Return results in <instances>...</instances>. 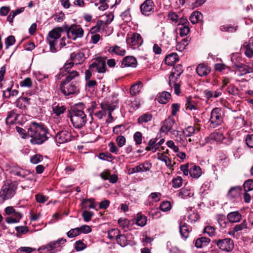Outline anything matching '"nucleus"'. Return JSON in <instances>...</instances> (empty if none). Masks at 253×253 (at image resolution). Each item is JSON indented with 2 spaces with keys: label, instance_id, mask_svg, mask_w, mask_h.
<instances>
[{
  "label": "nucleus",
  "instance_id": "nucleus-31",
  "mask_svg": "<svg viewBox=\"0 0 253 253\" xmlns=\"http://www.w3.org/2000/svg\"><path fill=\"white\" fill-rule=\"evenodd\" d=\"M179 60L178 56L176 53H172L165 57V63L169 66H173Z\"/></svg>",
  "mask_w": 253,
  "mask_h": 253
},
{
  "label": "nucleus",
  "instance_id": "nucleus-3",
  "mask_svg": "<svg viewBox=\"0 0 253 253\" xmlns=\"http://www.w3.org/2000/svg\"><path fill=\"white\" fill-rule=\"evenodd\" d=\"M63 32L62 28L57 27L53 29L48 33L46 41L49 44L50 50L52 52H56L58 46L57 43L61 37V33Z\"/></svg>",
  "mask_w": 253,
  "mask_h": 253
},
{
  "label": "nucleus",
  "instance_id": "nucleus-61",
  "mask_svg": "<svg viewBox=\"0 0 253 253\" xmlns=\"http://www.w3.org/2000/svg\"><path fill=\"white\" fill-rule=\"evenodd\" d=\"M183 183V179L180 176H177L176 178H174L172 180V186L175 188H179L180 187Z\"/></svg>",
  "mask_w": 253,
  "mask_h": 253
},
{
  "label": "nucleus",
  "instance_id": "nucleus-41",
  "mask_svg": "<svg viewBox=\"0 0 253 253\" xmlns=\"http://www.w3.org/2000/svg\"><path fill=\"white\" fill-rule=\"evenodd\" d=\"M147 217L142 215L141 213H138L136 215V224L141 227L144 226L147 223Z\"/></svg>",
  "mask_w": 253,
  "mask_h": 253
},
{
  "label": "nucleus",
  "instance_id": "nucleus-29",
  "mask_svg": "<svg viewBox=\"0 0 253 253\" xmlns=\"http://www.w3.org/2000/svg\"><path fill=\"white\" fill-rule=\"evenodd\" d=\"M192 229L190 226L184 223L183 225H179V231L181 237L184 239H186L189 236L190 233Z\"/></svg>",
  "mask_w": 253,
  "mask_h": 253
},
{
  "label": "nucleus",
  "instance_id": "nucleus-19",
  "mask_svg": "<svg viewBox=\"0 0 253 253\" xmlns=\"http://www.w3.org/2000/svg\"><path fill=\"white\" fill-rule=\"evenodd\" d=\"M211 71V68L205 63L199 64L196 68V73L200 77L207 76Z\"/></svg>",
  "mask_w": 253,
  "mask_h": 253
},
{
  "label": "nucleus",
  "instance_id": "nucleus-35",
  "mask_svg": "<svg viewBox=\"0 0 253 253\" xmlns=\"http://www.w3.org/2000/svg\"><path fill=\"white\" fill-rule=\"evenodd\" d=\"M19 91L16 89H11V87H8L3 91V97L5 98H11L17 96Z\"/></svg>",
  "mask_w": 253,
  "mask_h": 253
},
{
  "label": "nucleus",
  "instance_id": "nucleus-45",
  "mask_svg": "<svg viewBox=\"0 0 253 253\" xmlns=\"http://www.w3.org/2000/svg\"><path fill=\"white\" fill-rule=\"evenodd\" d=\"M189 42V41L187 38H185L182 40L180 42L177 44L176 46V50L180 52L183 51L186 48V47L188 45Z\"/></svg>",
  "mask_w": 253,
  "mask_h": 253
},
{
  "label": "nucleus",
  "instance_id": "nucleus-8",
  "mask_svg": "<svg viewBox=\"0 0 253 253\" xmlns=\"http://www.w3.org/2000/svg\"><path fill=\"white\" fill-rule=\"evenodd\" d=\"M5 213L10 215L5 218V221L8 223H14L18 222L22 217V214L15 210L12 206H9L5 209Z\"/></svg>",
  "mask_w": 253,
  "mask_h": 253
},
{
  "label": "nucleus",
  "instance_id": "nucleus-23",
  "mask_svg": "<svg viewBox=\"0 0 253 253\" xmlns=\"http://www.w3.org/2000/svg\"><path fill=\"white\" fill-rule=\"evenodd\" d=\"M227 218L231 223H237L241 220L242 215L238 211H235L228 213Z\"/></svg>",
  "mask_w": 253,
  "mask_h": 253
},
{
  "label": "nucleus",
  "instance_id": "nucleus-37",
  "mask_svg": "<svg viewBox=\"0 0 253 253\" xmlns=\"http://www.w3.org/2000/svg\"><path fill=\"white\" fill-rule=\"evenodd\" d=\"M193 195V190L187 188H182L179 192V196L183 199L192 197Z\"/></svg>",
  "mask_w": 253,
  "mask_h": 253
},
{
  "label": "nucleus",
  "instance_id": "nucleus-44",
  "mask_svg": "<svg viewBox=\"0 0 253 253\" xmlns=\"http://www.w3.org/2000/svg\"><path fill=\"white\" fill-rule=\"evenodd\" d=\"M17 114L13 111L9 112L5 119V122L7 125H10L14 124L16 119Z\"/></svg>",
  "mask_w": 253,
  "mask_h": 253
},
{
  "label": "nucleus",
  "instance_id": "nucleus-30",
  "mask_svg": "<svg viewBox=\"0 0 253 253\" xmlns=\"http://www.w3.org/2000/svg\"><path fill=\"white\" fill-rule=\"evenodd\" d=\"M197 103L198 102L195 98L189 96L186 98V103L185 104L186 108L190 110H197Z\"/></svg>",
  "mask_w": 253,
  "mask_h": 253
},
{
  "label": "nucleus",
  "instance_id": "nucleus-49",
  "mask_svg": "<svg viewBox=\"0 0 253 253\" xmlns=\"http://www.w3.org/2000/svg\"><path fill=\"white\" fill-rule=\"evenodd\" d=\"M238 28V26H234L231 25H222L219 27V29L222 32H235Z\"/></svg>",
  "mask_w": 253,
  "mask_h": 253
},
{
  "label": "nucleus",
  "instance_id": "nucleus-43",
  "mask_svg": "<svg viewBox=\"0 0 253 253\" xmlns=\"http://www.w3.org/2000/svg\"><path fill=\"white\" fill-rule=\"evenodd\" d=\"M152 115L149 113H145L140 116L137 119V123L139 124L147 123L151 121Z\"/></svg>",
  "mask_w": 253,
  "mask_h": 253
},
{
  "label": "nucleus",
  "instance_id": "nucleus-13",
  "mask_svg": "<svg viewBox=\"0 0 253 253\" xmlns=\"http://www.w3.org/2000/svg\"><path fill=\"white\" fill-rule=\"evenodd\" d=\"M176 125L174 119L172 117H169L162 123L161 131L165 133L172 131L174 126Z\"/></svg>",
  "mask_w": 253,
  "mask_h": 253
},
{
  "label": "nucleus",
  "instance_id": "nucleus-34",
  "mask_svg": "<svg viewBox=\"0 0 253 253\" xmlns=\"http://www.w3.org/2000/svg\"><path fill=\"white\" fill-rule=\"evenodd\" d=\"M157 139H150L148 142V145L145 148L146 151H151L153 152H155L159 148L158 142H157Z\"/></svg>",
  "mask_w": 253,
  "mask_h": 253
},
{
  "label": "nucleus",
  "instance_id": "nucleus-4",
  "mask_svg": "<svg viewBox=\"0 0 253 253\" xmlns=\"http://www.w3.org/2000/svg\"><path fill=\"white\" fill-rule=\"evenodd\" d=\"M63 27L69 39L76 40L78 38H82L84 35V30L80 25L72 24L68 26L66 25Z\"/></svg>",
  "mask_w": 253,
  "mask_h": 253
},
{
  "label": "nucleus",
  "instance_id": "nucleus-53",
  "mask_svg": "<svg viewBox=\"0 0 253 253\" xmlns=\"http://www.w3.org/2000/svg\"><path fill=\"white\" fill-rule=\"evenodd\" d=\"M116 240L117 243L122 247H125L127 244L126 237L125 235H121L120 233Z\"/></svg>",
  "mask_w": 253,
  "mask_h": 253
},
{
  "label": "nucleus",
  "instance_id": "nucleus-62",
  "mask_svg": "<svg viewBox=\"0 0 253 253\" xmlns=\"http://www.w3.org/2000/svg\"><path fill=\"white\" fill-rule=\"evenodd\" d=\"M183 72V67L180 64L175 66L172 70L171 73L175 74L177 77H179Z\"/></svg>",
  "mask_w": 253,
  "mask_h": 253
},
{
  "label": "nucleus",
  "instance_id": "nucleus-60",
  "mask_svg": "<svg viewBox=\"0 0 253 253\" xmlns=\"http://www.w3.org/2000/svg\"><path fill=\"white\" fill-rule=\"evenodd\" d=\"M86 245L81 240L77 241L75 244V249L77 252L84 250L86 248Z\"/></svg>",
  "mask_w": 253,
  "mask_h": 253
},
{
  "label": "nucleus",
  "instance_id": "nucleus-28",
  "mask_svg": "<svg viewBox=\"0 0 253 253\" xmlns=\"http://www.w3.org/2000/svg\"><path fill=\"white\" fill-rule=\"evenodd\" d=\"M170 97L171 95L169 92L163 91L157 95V100L160 103L165 104L169 102Z\"/></svg>",
  "mask_w": 253,
  "mask_h": 253
},
{
  "label": "nucleus",
  "instance_id": "nucleus-58",
  "mask_svg": "<svg viewBox=\"0 0 253 253\" xmlns=\"http://www.w3.org/2000/svg\"><path fill=\"white\" fill-rule=\"evenodd\" d=\"M53 111L56 116H59L63 114L66 110V108L64 106H59L57 105L53 107Z\"/></svg>",
  "mask_w": 253,
  "mask_h": 253
},
{
  "label": "nucleus",
  "instance_id": "nucleus-7",
  "mask_svg": "<svg viewBox=\"0 0 253 253\" xmlns=\"http://www.w3.org/2000/svg\"><path fill=\"white\" fill-rule=\"evenodd\" d=\"M88 68L90 69L92 72H97L100 74L105 73L107 71L106 58L101 57L96 58L94 61L89 65Z\"/></svg>",
  "mask_w": 253,
  "mask_h": 253
},
{
  "label": "nucleus",
  "instance_id": "nucleus-25",
  "mask_svg": "<svg viewBox=\"0 0 253 253\" xmlns=\"http://www.w3.org/2000/svg\"><path fill=\"white\" fill-rule=\"evenodd\" d=\"M247 229H250V228L248 226V222L246 219H244L241 224L235 225V226L233 228L232 230L230 232H229L228 233L230 235H233L236 232Z\"/></svg>",
  "mask_w": 253,
  "mask_h": 253
},
{
  "label": "nucleus",
  "instance_id": "nucleus-46",
  "mask_svg": "<svg viewBox=\"0 0 253 253\" xmlns=\"http://www.w3.org/2000/svg\"><path fill=\"white\" fill-rule=\"evenodd\" d=\"M202 16V13L200 12L194 11L190 17V20L192 24H195L201 19Z\"/></svg>",
  "mask_w": 253,
  "mask_h": 253
},
{
  "label": "nucleus",
  "instance_id": "nucleus-6",
  "mask_svg": "<svg viewBox=\"0 0 253 253\" xmlns=\"http://www.w3.org/2000/svg\"><path fill=\"white\" fill-rule=\"evenodd\" d=\"M60 89L65 96H69L77 94L79 92V88L75 82H68L62 81L60 84Z\"/></svg>",
  "mask_w": 253,
  "mask_h": 253
},
{
  "label": "nucleus",
  "instance_id": "nucleus-12",
  "mask_svg": "<svg viewBox=\"0 0 253 253\" xmlns=\"http://www.w3.org/2000/svg\"><path fill=\"white\" fill-rule=\"evenodd\" d=\"M155 4L152 0H146L140 5V9L142 14L149 16L154 12Z\"/></svg>",
  "mask_w": 253,
  "mask_h": 253
},
{
  "label": "nucleus",
  "instance_id": "nucleus-17",
  "mask_svg": "<svg viewBox=\"0 0 253 253\" xmlns=\"http://www.w3.org/2000/svg\"><path fill=\"white\" fill-rule=\"evenodd\" d=\"M137 62L136 58L132 56H126L122 60L121 67H136Z\"/></svg>",
  "mask_w": 253,
  "mask_h": 253
},
{
  "label": "nucleus",
  "instance_id": "nucleus-64",
  "mask_svg": "<svg viewBox=\"0 0 253 253\" xmlns=\"http://www.w3.org/2000/svg\"><path fill=\"white\" fill-rule=\"evenodd\" d=\"M195 126H189L183 131V133L185 136L189 137L191 136L196 131Z\"/></svg>",
  "mask_w": 253,
  "mask_h": 253
},
{
  "label": "nucleus",
  "instance_id": "nucleus-20",
  "mask_svg": "<svg viewBox=\"0 0 253 253\" xmlns=\"http://www.w3.org/2000/svg\"><path fill=\"white\" fill-rule=\"evenodd\" d=\"M253 40H251L249 42H245L242 47L245 54L248 58H252L253 56Z\"/></svg>",
  "mask_w": 253,
  "mask_h": 253
},
{
  "label": "nucleus",
  "instance_id": "nucleus-48",
  "mask_svg": "<svg viewBox=\"0 0 253 253\" xmlns=\"http://www.w3.org/2000/svg\"><path fill=\"white\" fill-rule=\"evenodd\" d=\"M15 175L20 176L23 178H26L27 176L30 174V171L21 168H18L14 170Z\"/></svg>",
  "mask_w": 253,
  "mask_h": 253
},
{
  "label": "nucleus",
  "instance_id": "nucleus-54",
  "mask_svg": "<svg viewBox=\"0 0 253 253\" xmlns=\"http://www.w3.org/2000/svg\"><path fill=\"white\" fill-rule=\"evenodd\" d=\"M189 31V27L184 23L181 25V27L179 28V34L181 37H184L187 35Z\"/></svg>",
  "mask_w": 253,
  "mask_h": 253
},
{
  "label": "nucleus",
  "instance_id": "nucleus-11",
  "mask_svg": "<svg viewBox=\"0 0 253 253\" xmlns=\"http://www.w3.org/2000/svg\"><path fill=\"white\" fill-rule=\"evenodd\" d=\"M213 243L216 244L219 249L227 252L232 251L234 247L233 240L229 238L214 240Z\"/></svg>",
  "mask_w": 253,
  "mask_h": 253
},
{
  "label": "nucleus",
  "instance_id": "nucleus-26",
  "mask_svg": "<svg viewBox=\"0 0 253 253\" xmlns=\"http://www.w3.org/2000/svg\"><path fill=\"white\" fill-rule=\"evenodd\" d=\"M211 242L210 238L206 237H201L195 240V246L197 248H202L207 246Z\"/></svg>",
  "mask_w": 253,
  "mask_h": 253
},
{
  "label": "nucleus",
  "instance_id": "nucleus-16",
  "mask_svg": "<svg viewBox=\"0 0 253 253\" xmlns=\"http://www.w3.org/2000/svg\"><path fill=\"white\" fill-rule=\"evenodd\" d=\"M64 76L65 77V78L62 81L71 83L72 80L74 79L76 77L79 76V73L75 70L62 74L61 73H59L56 76V78L57 80H61Z\"/></svg>",
  "mask_w": 253,
  "mask_h": 253
},
{
  "label": "nucleus",
  "instance_id": "nucleus-52",
  "mask_svg": "<svg viewBox=\"0 0 253 253\" xmlns=\"http://www.w3.org/2000/svg\"><path fill=\"white\" fill-rule=\"evenodd\" d=\"M245 191L248 192L253 190V179H248L243 184Z\"/></svg>",
  "mask_w": 253,
  "mask_h": 253
},
{
  "label": "nucleus",
  "instance_id": "nucleus-2",
  "mask_svg": "<svg viewBox=\"0 0 253 253\" xmlns=\"http://www.w3.org/2000/svg\"><path fill=\"white\" fill-rule=\"evenodd\" d=\"M73 126L76 128H81L86 124L87 119L84 112L82 110L74 108L69 115Z\"/></svg>",
  "mask_w": 253,
  "mask_h": 253
},
{
  "label": "nucleus",
  "instance_id": "nucleus-63",
  "mask_svg": "<svg viewBox=\"0 0 253 253\" xmlns=\"http://www.w3.org/2000/svg\"><path fill=\"white\" fill-rule=\"evenodd\" d=\"M217 222L221 228H225L227 227L228 222L224 216L219 215L217 218Z\"/></svg>",
  "mask_w": 253,
  "mask_h": 253
},
{
  "label": "nucleus",
  "instance_id": "nucleus-59",
  "mask_svg": "<svg viewBox=\"0 0 253 253\" xmlns=\"http://www.w3.org/2000/svg\"><path fill=\"white\" fill-rule=\"evenodd\" d=\"M93 214V212L84 210L83 211L82 215L84 221L88 222L91 220Z\"/></svg>",
  "mask_w": 253,
  "mask_h": 253
},
{
  "label": "nucleus",
  "instance_id": "nucleus-32",
  "mask_svg": "<svg viewBox=\"0 0 253 253\" xmlns=\"http://www.w3.org/2000/svg\"><path fill=\"white\" fill-rule=\"evenodd\" d=\"M143 86V83L140 81H137L135 84H133L130 88V93L131 95L135 96L138 94L142 87Z\"/></svg>",
  "mask_w": 253,
  "mask_h": 253
},
{
  "label": "nucleus",
  "instance_id": "nucleus-15",
  "mask_svg": "<svg viewBox=\"0 0 253 253\" xmlns=\"http://www.w3.org/2000/svg\"><path fill=\"white\" fill-rule=\"evenodd\" d=\"M127 43L132 46H139L143 43V40L138 33H133L130 37L126 39Z\"/></svg>",
  "mask_w": 253,
  "mask_h": 253
},
{
  "label": "nucleus",
  "instance_id": "nucleus-27",
  "mask_svg": "<svg viewBox=\"0 0 253 253\" xmlns=\"http://www.w3.org/2000/svg\"><path fill=\"white\" fill-rule=\"evenodd\" d=\"M202 173V169L199 166L192 165L190 167L189 174L192 177L197 179L201 176Z\"/></svg>",
  "mask_w": 253,
  "mask_h": 253
},
{
  "label": "nucleus",
  "instance_id": "nucleus-24",
  "mask_svg": "<svg viewBox=\"0 0 253 253\" xmlns=\"http://www.w3.org/2000/svg\"><path fill=\"white\" fill-rule=\"evenodd\" d=\"M117 103V101H116L112 104L108 102L104 101L100 104V107L103 112H106V111H108V116H111V112L115 109Z\"/></svg>",
  "mask_w": 253,
  "mask_h": 253
},
{
  "label": "nucleus",
  "instance_id": "nucleus-9",
  "mask_svg": "<svg viewBox=\"0 0 253 253\" xmlns=\"http://www.w3.org/2000/svg\"><path fill=\"white\" fill-rule=\"evenodd\" d=\"M16 187L8 183H4L0 191V197L3 200L11 198L15 194Z\"/></svg>",
  "mask_w": 253,
  "mask_h": 253
},
{
  "label": "nucleus",
  "instance_id": "nucleus-36",
  "mask_svg": "<svg viewBox=\"0 0 253 253\" xmlns=\"http://www.w3.org/2000/svg\"><path fill=\"white\" fill-rule=\"evenodd\" d=\"M82 208L86 209H95L96 205L93 199H84L82 202Z\"/></svg>",
  "mask_w": 253,
  "mask_h": 253
},
{
  "label": "nucleus",
  "instance_id": "nucleus-22",
  "mask_svg": "<svg viewBox=\"0 0 253 253\" xmlns=\"http://www.w3.org/2000/svg\"><path fill=\"white\" fill-rule=\"evenodd\" d=\"M70 57L71 60L76 64H81L83 63L85 59V55L82 52H79L78 53H72L70 54Z\"/></svg>",
  "mask_w": 253,
  "mask_h": 253
},
{
  "label": "nucleus",
  "instance_id": "nucleus-42",
  "mask_svg": "<svg viewBox=\"0 0 253 253\" xmlns=\"http://www.w3.org/2000/svg\"><path fill=\"white\" fill-rule=\"evenodd\" d=\"M151 167V164L150 163L146 162L137 166L136 169L138 172L147 171L150 170Z\"/></svg>",
  "mask_w": 253,
  "mask_h": 253
},
{
  "label": "nucleus",
  "instance_id": "nucleus-33",
  "mask_svg": "<svg viewBox=\"0 0 253 253\" xmlns=\"http://www.w3.org/2000/svg\"><path fill=\"white\" fill-rule=\"evenodd\" d=\"M108 51L110 53L120 56H124L126 53L125 49L117 45L110 47L108 49Z\"/></svg>",
  "mask_w": 253,
  "mask_h": 253
},
{
  "label": "nucleus",
  "instance_id": "nucleus-5",
  "mask_svg": "<svg viewBox=\"0 0 253 253\" xmlns=\"http://www.w3.org/2000/svg\"><path fill=\"white\" fill-rule=\"evenodd\" d=\"M224 113L220 108L213 109L211 113L210 119V126L211 127L215 128L221 125L223 123Z\"/></svg>",
  "mask_w": 253,
  "mask_h": 253
},
{
  "label": "nucleus",
  "instance_id": "nucleus-39",
  "mask_svg": "<svg viewBox=\"0 0 253 253\" xmlns=\"http://www.w3.org/2000/svg\"><path fill=\"white\" fill-rule=\"evenodd\" d=\"M25 7H21L20 8L12 11L7 17V21L11 24L13 23V19L16 15L22 13L24 11Z\"/></svg>",
  "mask_w": 253,
  "mask_h": 253
},
{
  "label": "nucleus",
  "instance_id": "nucleus-40",
  "mask_svg": "<svg viewBox=\"0 0 253 253\" xmlns=\"http://www.w3.org/2000/svg\"><path fill=\"white\" fill-rule=\"evenodd\" d=\"M158 160L165 162L166 165L169 169H172L173 165L171 164V160L163 154L158 153L157 154Z\"/></svg>",
  "mask_w": 253,
  "mask_h": 253
},
{
  "label": "nucleus",
  "instance_id": "nucleus-10",
  "mask_svg": "<svg viewBox=\"0 0 253 253\" xmlns=\"http://www.w3.org/2000/svg\"><path fill=\"white\" fill-rule=\"evenodd\" d=\"M66 242V239L63 238H60L56 241H51L47 244L42 246L38 251L41 252V250H46L50 253H55L58 251L57 248Z\"/></svg>",
  "mask_w": 253,
  "mask_h": 253
},
{
  "label": "nucleus",
  "instance_id": "nucleus-56",
  "mask_svg": "<svg viewBox=\"0 0 253 253\" xmlns=\"http://www.w3.org/2000/svg\"><path fill=\"white\" fill-rule=\"evenodd\" d=\"M80 235L79 227L71 229L67 233V235L69 238H72Z\"/></svg>",
  "mask_w": 253,
  "mask_h": 253
},
{
  "label": "nucleus",
  "instance_id": "nucleus-50",
  "mask_svg": "<svg viewBox=\"0 0 253 253\" xmlns=\"http://www.w3.org/2000/svg\"><path fill=\"white\" fill-rule=\"evenodd\" d=\"M120 231L116 228L112 229L108 232V237L110 240L116 239L119 235Z\"/></svg>",
  "mask_w": 253,
  "mask_h": 253
},
{
  "label": "nucleus",
  "instance_id": "nucleus-57",
  "mask_svg": "<svg viewBox=\"0 0 253 253\" xmlns=\"http://www.w3.org/2000/svg\"><path fill=\"white\" fill-rule=\"evenodd\" d=\"M74 63L75 62L74 61H73L72 60L70 62L67 61L65 64L63 68L60 70V73H61V74H62V73L71 71L70 70L73 67Z\"/></svg>",
  "mask_w": 253,
  "mask_h": 253
},
{
  "label": "nucleus",
  "instance_id": "nucleus-14",
  "mask_svg": "<svg viewBox=\"0 0 253 253\" xmlns=\"http://www.w3.org/2000/svg\"><path fill=\"white\" fill-rule=\"evenodd\" d=\"M55 140L59 144L68 142L71 140V134L66 130L59 131L56 135Z\"/></svg>",
  "mask_w": 253,
  "mask_h": 253
},
{
  "label": "nucleus",
  "instance_id": "nucleus-55",
  "mask_svg": "<svg viewBox=\"0 0 253 253\" xmlns=\"http://www.w3.org/2000/svg\"><path fill=\"white\" fill-rule=\"evenodd\" d=\"M179 77L176 76V75L173 74L171 73L169 77V85L171 87H172V84H175L180 83V81H179Z\"/></svg>",
  "mask_w": 253,
  "mask_h": 253
},
{
  "label": "nucleus",
  "instance_id": "nucleus-51",
  "mask_svg": "<svg viewBox=\"0 0 253 253\" xmlns=\"http://www.w3.org/2000/svg\"><path fill=\"white\" fill-rule=\"evenodd\" d=\"M211 138L217 142H222L225 138L223 134L219 132H214L211 135Z\"/></svg>",
  "mask_w": 253,
  "mask_h": 253
},
{
  "label": "nucleus",
  "instance_id": "nucleus-1",
  "mask_svg": "<svg viewBox=\"0 0 253 253\" xmlns=\"http://www.w3.org/2000/svg\"><path fill=\"white\" fill-rule=\"evenodd\" d=\"M28 132L31 138L30 142L34 145L43 143L49 138L50 135L46 127L41 123L35 122L31 124Z\"/></svg>",
  "mask_w": 253,
  "mask_h": 253
},
{
  "label": "nucleus",
  "instance_id": "nucleus-18",
  "mask_svg": "<svg viewBox=\"0 0 253 253\" xmlns=\"http://www.w3.org/2000/svg\"><path fill=\"white\" fill-rule=\"evenodd\" d=\"M30 104V98L25 96H20L15 102L16 106L22 110H26Z\"/></svg>",
  "mask_w": 253,
  "mask_h": 253
},
{
  "label": "nucleus",
  "instance_id": "nucleus-21",
  "mask_svg": "<svg viewBox=\"0 0 253 253\" xmlns=\"http://www.w3.org/2000/svg\"><path fill=\"white\" fill-rule=\"evenodd\" d=\"M242 188L240 186L232 187L227 193V197L229 199H235L240 197Z\"/></svg>",
  "mask_w": 253,
  "mask_h": 253
},
{
  "label": "nucleus",
  "instance_id": "nucleus-47",
  "mask_svg": "<svg viewBox=\"0 0 253 253\" xmlns=\"http://www.w3.org/2000/svg\"><path fill=\"white\" fill-rule=\"evenodd\" d=\"M126 130V128L124 125H117L113 128V133L120 135H122Z\"/></svg>",
  "mask_w": 253,
  "mask_h": 253
},
{
  "label": "nucleus",
  "instance_id": "nucleus-38",
  "mask_svg": "<svg viewBox=\"0 0 253 253\" xmlns=\"http://www.w3.org/2000/svg\"><path fill=\"white\" fill-rule=\"evenodd\" d=\"M204 96L209 100L211 98H217L221 95V92L218 90L212 92L209 90L206 89L204 91Z\"/></svg>",
  "mask_w": 253,
  "mask_h": 253
}]
</instances>
